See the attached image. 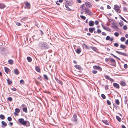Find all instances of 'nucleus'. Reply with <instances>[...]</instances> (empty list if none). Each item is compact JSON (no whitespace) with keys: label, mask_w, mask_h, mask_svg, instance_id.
<instances>
[{"label":"nucleus","mask_w":128,"mask_h":128,"mask_svg":"<svg viewBox=\"0 0 128 128\" xmlns=\"http://www.w3.org/2000/svg\"><path fill=\"white\" fill-rule=\"evenodd\" d=\"M39 47L41 50H44L48 49L50 46L46 42H43L40 43Z\"/></svg>","instance_id":"1"},{"label":"nucleus","mask_w":128,"mask_h":128,"mask_svg":"<svg viewBox=\"0 0 128 128\" xmlns=\"http://www.w3.org/2000/svg\"><path fill=\"white\" fill-rule=\"evenodd\" d=\"M71 120L72 122L78 125L79 124V122L78 120L77 116L76 114H74Z\"/></svg>","instance_id":"2"},{"label":"nucleus","mask_w":128,"mask_h":128,"mask_svg":"<svg viewBox=\"0 0 128 128\" xmlns=\"http://www.w3.org/2000/svg\"><path fill=\"white\" fill-rule=\"evenodd\" d=\"M110 63L112 64V65L114 66H116V61L113 58H110L109 61V64Z\"/></svg>","instance_id":"3"},{"label":"nucleus","mask_w":128,"mask_h":128,"mask_svg":"<svg viewBox=\"0 0 128 128\" xmlns=\"http://www.w3.org/2000/svg\"><path fill=\"white\" fill-rule=\"evenodd\" d=\"M18 120L19 122L22 124L24 126H26V122L25 121L23 118L20 119Z\"/></svg>","instance_id":"4"},{"label":"nucleus","mask_w":128,"mask_h":128,"mask_svg":"<svg viewBox=\"0 0 128 128\" xmlns=\"http://www.w3.org/2000/svg\"><path fill=\"white\" fill-rule=\"evenodd\" d=\"M84 12L85 13H87L88 15L89 16H91L92 14V12L88 8H86Z\"/></svg>","instance_id":"5"},{"label":"nucleus","mask_w":128,"mask_h":128,"mask_svg":"<svg viewBox=\"0 0 128 128\" xmlns=\"http://www.w3.org/2000/svg\"><path fill=\"white\" fill-rule=\"evenodd\" d=\"M93 68L94 70H97L101 72L102 71V68L99 66H93Z\"/></svg>","instance_id":"6"},{"label":"nucleus","mask_w":128,"mask_h":128,"mask_svg":"<svg viewBox=\"0 0 128 128\" xmlns=\"http://www.w3.org/2000/svg\"><path fill=\"white\" fill-rule=\"evenodd\" d=\"M115 52H116V53H118L119 54L121 55L122 56H128V55L126 53H123L121 52H119L117 51H115Z\"/></svg>","instance_id":"7"},{"label":"nucleus","mask_w":128,"mask_h":128,"mask_svg":"<svg viewBox=\"0 0 128 128\" xmlns=\"http://www.w3.org/2000/svg\"><path fill=\"white\" fill-rule=\"evenodd\" d=\"M74 67L79 70L81 71L82 70V69L81 66L78 65H75L74 66Z\"/></svg>","instance_id":"8"},{"label":"nucleus","mask_w":128,"mask_h":128,"mask_svg":"<svg viewBox=\"0 0 128 128\" xmlns=\"http://www.w3.org/2000/svg\"><path fill=\"white\" fill-rule=\"evenodd\" d=\"M113 85L114 88H116L119 89L120 88L119 85L116 83H113Z\"/></svg>","instance_id":"9"},{"label":"nucleus","mask_w":128,"mask_h":128,"mask_svg":"<svg viewBox=\"0 0 128 128\" xmlns=\"http://www.w3.org/2000/svg\"><path fill=\"white\" fill-rule=\"evenodd\" d=\"M114 7V9L116 12H118L120 10V7L118 5H115Z\"/></svg>","instance_id":"10"},{"label":"nucleus","mask_w":128,"mask_h":128,"mask_svg":"<svg viewBox=\"0 0 128 128\" xmlns=\"http://www.w3.org/2000/svg\"><path fill=\"white\" fill-rule=\"evenodd\" d=\"M6 7L4 4L2 3H0V9L1 10L4 9Z\"/></svg>","instance_id":"11"},{"label":"nucleus","mask_w":128,"mask_h":128,"mask_svg":"<svg viewBox=\"0 0 128 128\" xmlns=\"http://www.w3.org/2000/svg\"><path fill=\"white\" fill-rule=\"evenodd\" d=\"M2 128H5L7 125V124L4 121L2 122Z\"/></svg>","instance_id":"12"},{"label":"nucleus","mask_w":128,"mask_h":128,"mask_svg":"<svg viewBox=\"0 0 128 128\" xmlns=\"http://www.w3.org/2000/svg\"><path fill=\"white\" fill-rule=\"evenodd\" d=\"M112 24V25H113V26H112L111 27H112V28H114V29H116V31H118L119 30V28L118 27L116 26L115 25V24Z\"/></svg>","instance_id":"13"},{"label":"nucleus","mask_w":128,"mask_h":128,"mask_svg":"<svg viewBox=\"0 0 128 128\" xmlns=\"http://www.w3.org/2000/svg\"><path fill=\"white\" fill-rule=\"evenodd\" d=\"M55 78V80L58 83L60 84L61 85H62L63 84V83L60 80H58L57 78Z\"/></svg>","instance_id":"14"},{"label":"nucleus","mask_w":128,"mask_h":128,"mask_svg":"<svg viewBox=\"0 0 128 128\" xmlns=\"http://www.w3.org/2000/svg\"><path fill=\"white\" fill-rule=\"evenodd\" d=\"M65 2V4H66L68 6H71L72 4V2L70 1H66Z\"/></svg>","instance_id":"15"},{"label":"nucleus","mask_w":128,"mask_h":128,"mask_svg":"<svg viewBox=\"0 0 128 128\" xmlns=\"http://www.w3.org/2000/svg\"><path fill=\"white\" fill-rule=\"evenodd\" d=\"M85 4L86 6L88 8H90L91 7V6H92V5L91 4L88 2H86Z\"/></svg>","instance_id":"16"},{"label":"nucleus","mask_w":128,"mask_h":128,"mask_svg":"<svg viewBox=\"0 0 128 128\" xmlns=\"http://www.w3.org/2000/svg\"><path fill=\"white\" fill-rule=\"evenodd\" d=\"M104 77L107 80H109L111 81H113V79L110 78L109 76L107 75H105Z\"/></svg>","instance_id":"17"},{"label":"nucleus","mask_w":128,"mask_h":128,"mask_svg":"<svg viewBox=\"0 0 128 128\" xmlns=\"http://www.w3.org/2000/svg\"><path fill=\"white\" fill-rule=\"evenodd\" d=\"M89 25L90 26H93L94 24V22L93 21L90 20L89 22Z\"/></svg>","instance_id":"18"},{"label":"nucleus","mask_w":128,"mask_h":128,"mask_svg":"<svg viewBox=\"0 0 128 128\" xmlns=\"http://www.w3.org/2000/svg\"><path fill=\"white\" fill-rule=\"evenodd\" d=\"M14 72L15 74L16 75H18L19 73L18 70L17 68H16L14 70Z\"/></svg>","instance_id":"19"},{"label":"nucleus","mask_w":128,"mask_h":128,"mask_svg":"<svg viewBox=\"0 0 128 128\" xmlns=\"http://www.w3.org/2000/svg\"><path fill=\"white\" fill-rule=\"evenodd\" d=\"M35 69L38 72H40L41 69L39 67L36 66L35 67Z\"/></svg>","instance_id":"20"},{"label":"nucleus","mask_w":128,"mask_h":128,"mask_svg":"<svg viewBox=\"0 0 128 128\" xmlns=\"http://www.w3.org/2000/svg\"><path fill=\"white\" fill-rule=\"evenodd\" d=\"M65 6L66 8L65 9L69 11H72V10L68 7V6H67L66 4H65Z\"/></svg>","instance_id":"21"},{"label":"nucleus","mask_w":128,"mask_h":128,"mask_svg":"<svg viewBox=\"0 0 128 128\" xmlns=\"http://www.w3.org/2000/svg\"><path fill=\"white\" fill-rule=\"evenodd\" d=\"M26 6L28 8V9H30V4L28 2H27L26 3Z\"/></svg>","instance_id":"22"},{"label":"nucleus","mask_w":128,"mask_h":128,"mask_svg":"<svg viewBox=\"0 0 128 128\" xmlns=\"http://www.w3.org/2000/svg\"><path fill=\"white\" fill-rule=\"evenodd\" d=\"M120 84L121 86H126V84L125 82H121L120 83Z\"/></svg>","instance_id":"23"},{"label":"nucleus","mask_w":128,"mask_h":128,"mask_svg":"<svg viewBox=\"0 0 128 128\" xmlns=\"http://www.w3.org/2000/svg\"><path fill=\"white\" fill-rule=\"evenodd\" d=\"M102 122L108 125V121L107 120H102Z\"/></svg>","instance_id":"24"},{"label":"nucleus","mask_w":128,"mask_h":128,"mask_svg":"<svg viewBox=\"0 0 128 128\" xmlns=\"http://www.w3.org/2000/svg\"><path fill=\"white\" fill-rule=\"evenodd\" d=\"M76 52L77 54H79L81 52V50L80 48H78L76 50Z\"/></svg>","instance_id":"25"},{"label":"nucleus","mask_w":128,"mask_h":128,"mask_svg":"<svg viewBox=\"0 0 128 128\" xmlns=\"http://www.w3.org/2000/svg\"><path fill=\"white\" fill-rule=\"evenodd\" d=\"M116 118L117 120L119 122H121L122 120V119L118 116H116Z\"/></svg>","instance_id":"26"},{"label":"nucleus","mask_w":128,"mask_h":128,"mask_svg":"<svg viewBox=\"0 0 128 128\" xmlns=\"http://www.w3.org/2000/svg\"><path fill=\"white\" fill-rule=\"evenodd\" d=\"M84 7L85 5L84 4H83L82 5L80 8L81 10L83 11L84 10Z\"/></svg>","instance_id":"27"},{"label":"nucleus","mask_w":128,"mask_h":128,"mask_svg":"<svg viewBox=\"0 0 128 128\" xmlns=\"http://www.w3.org/2000/svg\"><path fill=\"white\" fill-rule=\"evenodd\" d=\"M9 64H14V61L12 60H8Z\"/></svg>","instance_id":"28"},{"label":"nucleus","mask_w":128,"mask_h":128,"mask_svg":"<svg viewBox=\"0 0 128 128\" xmlns=\"http://www.w3.org/2000/svg\"><path fill=\"white\" fill-rule=\"evenodd\" d=\"M110 54L112 56H113L114 58H116L118 60H120V58H118L117 56H115V55H114L113 54Z\"/></svg>","instance_id":"29"},{"label":"nucleus","mask_w":128,"mask_h":128,"mask_svg":"<svg viewBox=\"0 0 128 128\" xmlns=\"http://www.w3.org/2000/svg\"><path fill=\"white\" fill-rule=\"evenodd\" d=\"M5 72L7 73L8 74L9 72V69L5 67Z\"/></svg>","instance_id":"30"},{"label":"nucleus","mask_w":128,"mask_h":128,"mask_svg":"<svg viewBox=\"0 0 128 128\" xmlns=\"http://www.w3.org/2000/svg\"><path fill=\"white\" fill-rule=\"evenodd\" d=\"M124 104H127V102L128 101V100L127 99V97L126 96L124 97Z\"/></svg>","instance_id":"31"},{"label":"nucleus","mask_w":128,"mask_h":128,"mask_svg":"<svg viewBox=\"0 0 128 128\" xmlns=\"http://www.w3.org/2000/svg\"><path fill=\"white\" fill-rule=\"evenodd\" d=\"M0 118L2 120H4L5 118V116L3 114H1L0 115Z\"/></svg>","instance_id":"32"},{"label":"nucleus","mask_w":128,"mask_h":128,"mask_svg":"<svg viewBox=\"0 0 128 128\" xmlns=\"http://www.w3.org/2000/svg\"><path fill=\"white\" fill-rule=\"evenodd\" d=\"M120 48H122L123 50L125 49L126 48V47L125 46L122 44H121L120 45Z\"/></svg>","instance_id":"33"},{"label":"nucleus","mask_w":128,"mask_h":128,"mask_svg":"<svg viewBox=\"0 0 128 128\" xmlns=\"http://www.w3.org/2000/svg\"><path fill=\"white\" fill-rule=\"evenodd\" d=\"M27 60L29 62H30L32 61V58L30 57H27Z\"/></svg>","instance_id":"34"},{"label":"nucleus","mask_w":128,"mask_h":128,"mask_svg":"<svg viewBox=\"0 0 128 128\" xmlns=\"http://www.w3.org/2000/svg\"><path fill=\"white\" fill-rule=\"evenodd\" d=\"M7 82L8 83V84L9 85H11V84H12V81H11L9 79H8L7 80Z\"/></svg>","instance_id":"35"},{"label":"nucleus","mask_w":128,"mask_h":128,"mask_svg":"<svg viewBox=\"0 0 128 128\" xmlns=\"http://www.w3.org/2000/svg\"><path fill=\"white\" fill-rule=\"evenodd\" d=\"M23 111L24 112L26 113L28 112L27 108H23Z\"/></svg>","instance_id":"36"},{"label":"nucleus","mask_w":128,"mask_h":128,"mask_svg":"<svg viewBox=\"0 0 128 128\" xmlns=\"http://www.w3.org/2000/svg\"><path fill=\"white\" fill-rule=\"evenodd\" d=\"M115 102L117 105H119L120 104V102L119 100L118 99H116L115 100Z\"/></svg>","instance_id":"37"},{"label":"nucleus","mask_w":128,"mask_h":128,"mask_svg":"<svg viewBox=\"0 0 128 128\" xmlns=\"http://www.w3.org/2000/svg\"><path fill=\"white\" fill-rule=\"evenodd\" d=\"M110 60V58H106L105 59V62L106 63L108 64H109V61Z\"/></svg>","instance_id":"38"},{"label":"nucleus","mask_w":128,"mask_h":128,"mask_svg":"<svg viewBox=\"0 0 128 128\" xmlns=\"http://www.w3.org/2000/svg\"><path fill=\"white\" fill-rule=\"evenodd\" d=\"M44 78L46 79V80H49L48 78V77L47 76L46 74H44Z\"/></svg>","instance_id":"39"},{"label":"nucleus","mask_w":128,"mask_h":128,"mask_svg":"<svg viewBox=\"0 0 128 128\" xmlns=\"http://www.w3.org/2000/svg\"><path fill=\"white\" fill-rule=\"evenodd\" d=\"M20 82L21 84H25V82H24V81L22 80H20Z\"/></svg>","instance_id":"40"},{"label":"nucleus","mask_w":128,"mask_h":128,"mask_svg":"<svg viewBox=\"0 0 128 128\" xmlns=\"http://www.w3.org/2000/svg\"><path fill=\"white\" fill-rule=\"evenodd\" d=\"M101 97L104 99H105L106 98V96L104 94H102L101 95Z\"/></svg>","instance_id":"41"},{"label":"nucleus","mask_w":128,"mask_h":128,"mask_svg":"<svg viewBox=\"0 0 128 128\" xmlns=\"http://www.w3.org/2000/svg\"><path fill=\"white\" fill-rule=\"evenodd\" d=\"M120 22H121L119 23L121 27H122L124 24L123 23V22L122 21H120Z\"/></svg>","instance_id":"42"},{"label":"nucleus","mask_w":128,"mask_h":128,"mask_svg":"<svg viewBox=\"0 0 128 128\" xmlns=\"http://www.w3.org/2000/svg\"><path fill=\"white\" fill-rule=\"evenodd\" d=\"M126 40V38L124 37H122L121 38L120 40L122 42H124Z\"/></svg>","instance_id":"43"},{"label":"nucleus","mask_w":128,"mask_h":128,"mask_svg":"<svg viewBox=\"0 0 128 128\" xmlns=\"http://www.w3.org/2000/svg\"><path fill=\"white\" fill-rule=\"evenodd\" d=\"M89 31L90 33H92L93 32V31L91 28H89Z\"/></svg>","instance_id":"44"},{"label":"nucleus","mask_w":128,"mask_h":128,"mask_svg":"<svg viewBox=\"0 0 128 128\" xmlns=\"http://www.w3.org/2000/svg\"><path fill=\"white\" fill-rule=\"evenodd\" d=\"M15 112H17V113H19L20 112V109H19L18 108H16L15 109Z\"/></svg>","instance_id":"45"},{"label":"nucleus","mask_w":128,"mask_h":128,"mask_svg":"<svg viewBox=\"0 0 128 128\" xmlns=\"http://www.w3.org/2000/svg\"><path fill=\"white\" fill-rule=\"evenodd\" d=\"M7 100L10 102H11L12 100V98L11 97H9L8 98Z\"/></svg>","instance_id":"46"},{"label":"nucleus","mask_w":128,"mask_h":128,"mask_svg":"<svg viewBox=\"0 0 128 128\" xmlns=\"http://www.w3.org/2000/svg\"><path fill=\"white\" fill-rule=\"evenodd\" d=\"M105 30L109 32H110L111 31L110 29L109 28L106 27V29H105Z\"/></svg>","instance_id":"47"},{"label":"nucleus","mask_w":128,"mask_h":128,"mask_svg":"<svg viewBox=\"0 0 128 128\" xmlns=\"http://www.w3.org/2000/svg\"><path fill=\"white\" fill-rule=\"evenodd\" d=\"M80 17L81 18L84 20H85L86 19V18L85 16H80Z\"/></svg>","instance_id":"48"},{"label":"nucleus","mask_w":128,"mask_h":128,"mask_svg":"<svg viewBox=\"0 0 128 128\" xmlns=\"http://www.w3.org/2000/svg\"><path fill=\"white\" fill-rule=\"evenodd\" d=\"M123 28L125 30H127L128 28L127 26L126 25H124L123 27Z\"/></svg>","instance_id":"49"},{"label":"nucleus","mask_w":128,"mask_h":128,"mask_svg":"<svg viewBox=\"0 0 128 128\" xmlns=\"http://www.w3.org/2000/svg\"><path fill=\"white\" fill-rule=\"evenodd\" d=\"M110 37L109 36H107L106 38V40H109L110 39Z\"/></svg>","instance_id":"50"},{"label":"nucleus","mask_w":128,"mask_h":128,"mask_svg":"<svg viewBox=\"0 0 128 128\" xmlns=\"http://www.w3.org/2000/svg\"><path fill=\"white\" fill-rule=\"evenodd\" d=\"M8 120L9 121H11L12 120V119L10 117H9L8 118Z\"/></svg>","instance_id":"51"},{"label":"nucleus","mask_w":128,"mask_h":128,"mask_svg":"<svg viewBox=\"0 0 128 128\" xmlns=\"http://www.w3.org/2000/svg\"><path fill=\"white\" fill-rule=\"evenodd\" d=\"M28 18V17H24L23 18L21 19L22 20H27Z\"/></svg>","instance_id":"52"},{"label":"nucleus","mask_w":128,"mask_h":128,"mask_svg":"<svg viewBox=\"0 0 128 128\" xmlns=\"http://www.w3.org/2000/svg\"><path fill=\"white\" fill-rule=\"evenodd\" d=\"M92 49L94 51H96L97 50L96 48L94 47H92Z\"/></svg>","instance_id":"53"},{"label":"nucleus","mask_w":128,"mask_h":128,"mask_svg":"<svg viewBox=\"0 0 128 128\" xmlns=\"http://www.w3.org/2000/svg\"><path fill=\"white\" fill-rule=\"evenodd\" d=\"M114 35L116 37H118L119 36V34L118 32H115L114 34Z\"/></svg>","instance_id":"54"},{"label":"nucleus","mask_w":128,"mask_h":128,"mask_svg":"<svg viewBox=\"0 0 128 128\" xmlns=\"http://www.w3.org/2000/svg\"><path fill=\"white\" fill-rule=\"evenodd\" d=\"M107 104L109 105H110L111 104L110 102L108 100H107Z\"/></svg>","instance_id":"55"},{"label":"nucleus","mask_w":128,"mask_h":128,"mask_svg":"<svg viewBox=\"0 0 128 128\" xmlns=\"http://www.w3.org/2000/svg\"><path fill=\"white\" fill-rule=\"evenodd\" d=\"M108 88V85H106L105 86V89L106 90H107Z\"/></svg>","instance_id":"56"},{"label":"nucleus","mask_w":128,"mask_h":128,"mask_svg":"<svg viewBox=\"0 0 128 128\" xmlns=\"http://www.w3.org/2000/svg\"><path fill=\"white\" fill-rule=\"evenodd\" d=\"M92 73L94 74H96L97 73V71L95 70H93L92 71Z\"/></svg>","instance_id":"57"},{"label":"nucleus","mask_w":128,"mask_h":128,"mask_svg":"<svg viewBox=\"0 0 128 128\" xmlns=\"http://www.w3.org/2000/svg\"><path fill=\"white\" fill-rule=\"evenodd\" d=\"M114 46L116 47H118V46L119 44L117 43H115L114 44Z\"/></svg>","instance_id":"58"},{"label":"nucleus","mask_w":128,"mask_h":128,"mask_svg":"<svg viewBox=\"0 0 128 128\" xmlns=\"http://www.w3.org/2000/svg\"><path fill=\"white\" fill-rule=\"evenodd\" d=\"M11 89L14 91H16V88L13 87L12 88H11Z\"/></svg>","instance_id":"59"},{"label":"nucleus","mask_w":128,"mask_h":128,"mask_svg":"<svg viewBox=\"0 0 128 128\" xmlns=\"http://www.w3.org/2000/svg\"><path fill=\"white\" fill-rule=\"evenodd\" d=\"M83 44L85 46V47L86 48V49H89V47H88L87 45H86V44Z\"/></svg>","instance_id":"60"},{"label":"nucleus","mask_w":128,"mask_h":128,"mask_svg":"<svg viewBox=\"0 0 128 128\" xmlns=\"http://www.w3.org/2000/svg\"><path fill=\"white\" fill-rule=\"evenodd\" d=\"M123 10L124 12H126L127 11V9L126 7H124L123 8Z\"/></svg>","instance_id":"61"},{"label":"nucleus","mask_w":128,"mask_h":128,"mask_svg":"<svg viewBox=\"0 0 128 128\" xmlns=\"http://www.w3.org/2000/svg\"><path fill=\"white\" fill-rule=\"evenodd\" d=\"M97 32L98 34H100L102 32L101 30L100 29H98L97 30Z\"/></svg>","instance_id":"62"},{"label":"nucleus","mask_w":128,"mask_h":128,"mask_svg":"<svg viewBox=\"0 0 128 128\" xmlns=\"http://www.w3.org/2000/svg\"><path fill=\"white\" fill-rule=\"evenodd\" d=\"M124 67L125 69H127L128 68V66L126 64H125L124 65Z\"/></svg>","instance_id":"63"},{"label":"nucleus","mask_w":128,"mask_h":128,"mask_svg":"<svg viewBox=\"0 0 128 128\" xmlns=\"http://www.w3.org/2000/svg\"><path fill=\"white\" fill-rule=\"evenodd\" d=\"M38 80H39L40 81H42V77L41 76H40V77H38Z\"/></svg>","instance_id":"64"}]
</instances>
